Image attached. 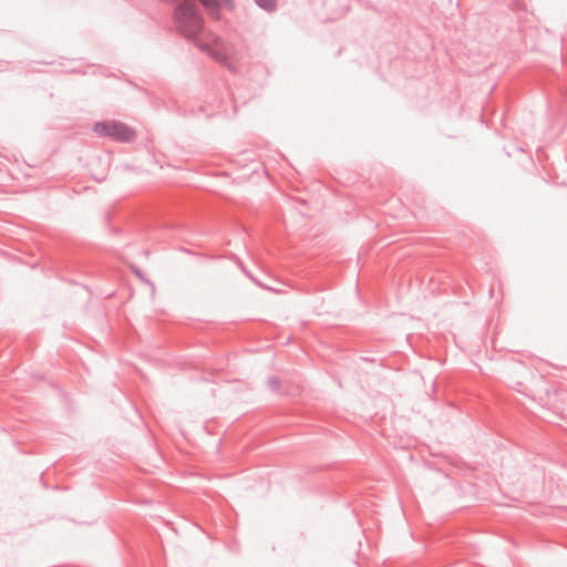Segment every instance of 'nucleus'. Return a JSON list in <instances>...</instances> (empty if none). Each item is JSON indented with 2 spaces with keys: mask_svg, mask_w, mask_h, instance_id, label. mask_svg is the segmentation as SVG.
<instances>
[{
  "mask_svg": "<svg viewBox=\"0 0 567 567\" xmlns=\"http://www.w3.org/2000/svg\"><path fill=\"white\" fill-rule=\"evenodd\" d=\"M197 45L217 63L235 71L239 64L240 55L231 44L223 42L218 37L208 34L197 40Z\"/></svg>",
  "mask_w": 567,
  "mask_h": 567,
  "instance_id": "f257e3e1",
  "label": "nucleus"
},
{
  "mask_svg": "<svg viewBox=\"0 0 567 567\" xmlns=\"http://www.w3.org/2000/svg\"><path fill=\"white\" fill-rule=\"evenodd\" d=\"M175 23L178 32L187 39L198 40L203 29V19L195 6L184 1L175 11Z\"/></svg>",
  "mask_w": 567,
  "mask_h": 567,
  "instance_id": "f03ea898",
  "label": "nucleus"
},
{
  "mask_svg": "<svg viewBox=\"0 0 567 567\" xmlns=\"http://www.w3.org/2000/svg\"><path fill=\"white\" fill-rule=\"evenodd\" d=\"M93 132L101 137L127 143L134 140L135 131L128 125L117 121H101L93 125Z\"/></svg>",
  "mask_w": 567,
  "mask_h": 567,
  "instance_id": "7ed1b4c3",
  "label": "nucleus"
},
{
  "mask_svg": "<svg viewBox=\"0 0 567 567\" xmlns=\"http://www.w3.org/2000/svg\"><path fill=\"white\" fill-rule=\"evenodd\" d=\"M203 6L210 12L218 10L220 8H231V3L229 0H199Z\"/></svg>",
  "mask_w": 567,
  "mask_h": 567,
  "instance_id": "20e7f679",
  "label": "nucleus"
},
{
  "mask_svg": "<svg viewBox=\"0 0 567 567\" xmlns=\"http://www.w3.org/2000/svg\"><path fill=\"white\" fill-rule=\"evenodd\" d=\"M257 3L266 9V10H272L276 7L277 0H256Z\"/></svg>",
  "mask_w": 567,
  "mask_h": 567,
  "instance_id": "39448f33",
  "label": "nucleus"
}]
</instances>
